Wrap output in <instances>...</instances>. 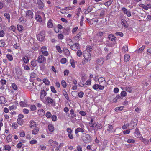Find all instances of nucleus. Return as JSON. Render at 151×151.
<instances>
[{
  "label": "nucleus",
  "mask_w": 151,
  "mask_h": 151,
  "mask_svg": "<svg viewBox=\"0 0 151 151\" xmlns=\"http://www.w3.org/2000/svg\"><path fill=\"white\" fill-rule=\"evenodd\" d=\"M70 63L73 68H74L76 67V64L75 61L73 59H71L70 60Z\"/></svg>",
  "instance_id": "473e14b6"
},
{
  "label": "nucleus",
  "mask_w": 151,
  "mask_h": 151,
  "mask_svg": "<svg viewBox=\"0 0 151 151\" xmlns=\"http://www.w3.org/2000/svg\"><path fill=\"white\" fill-rule=\"evenodd\" d=\"M78 95L79 98H82L84 95V92L83 91H80L78 93Z\"/></svg>",
  "instance_id": "6e6d98bb"
},
{
  "label": "nucleus",
  "mask_w": 151,
  "mask_h": 151,
  "mask_svg": "<svg viewBox=\"0 0 151 151\" xmlns=\"http://www.w3.org/2000/svg\"><path fill=\"white\" fill-rule=\"evenodd\" d=\"M63 35L61 34H59L58 35V38L60 40H62L63 38Z\"/></svg>",
  "instance_id": "338daca9"
},
{
  "label": "nucleus",
  "mask_w": 151,
  "mask_h": 151,
  "mask_svg": "<svg viewBox=\"0 0 151 151\" xmlns=\"http://www.w3.org/2000/svg\"><path fill=\"white\" fill-rule=\"evenodd\" d=\"M83 56L85 59L88 61H89L91 59V55L90 53L84 54Z\"/></svg>",
  "instance_id": "412c9836"
},
{
  "label": "nucleus",
  "mask_w": 151,
  "mask_h": 151,
  "mask_svg": "<svg viewBox=\"0 0 151 151\" xmlns=\"http://www.w3.org/2000/svg\"><path fill=\"white\" fill-rule=\"evenodd\" d=\"M30 109L31 111H35L36 110V107L34 105H32L30 106Z\"/></svg>",
  "instance_id": "864d4df0"
},
{
  "label": "nucleus",
  "mask_w": 151,
  "mask_h": 151,
  "mask_svg": "<svg viewBox=\"0 0 151 151\" xmlns=\"http://www.w3.org/2000/svg\"><path fill=\"white\" fill-rule=\"evenodd\" d=\"M48 128L51 132H53L54 130V128L52 124H50L48 125Z\"/></svg>",
  "instance_id": "cd10ccee"
},
{
  "label": "nucleus",
  "mask_w": 151,
  "mask_h": 151,
  "mask_svg": "<svg viewBox=\"0 0 151 151\" xmlns=\"http://www.w3.org/2000/svg\"><path fill=\"white\" fill-rule=\"evenodd\" d=\"M124 108L123 106H121L118 107L116 108L115 109V110L116 111H119L122 110Z\"/></svg>",
  "instance_id": "3c124183"
},
{
  "label": "nucleus",
  "mask_w": 151,
  "mask_h": 151,
  "mask_svg": "<svg viewBox=\"0 0 151 151\" xmlns=\"http://www.w3.org/2000/svg\"><path fill=\"white\" fill-rule=\"evenodd\" d=\"M56 49L60 53H61L62 52V50L61 49V48L60 46L58 45H57L55 47Z\"/></svg>",
  "instance_id": "a18cd8bd"
},
{
  "label": "nucleus",
  "mask_w": 151,
  "mask_h": 151,
  "mask_svg": "<svg viewBox=\"0 0 151 151\" xmlns=\"http://www.w3.org/2000/svg\"><path fill=\"white\" fill-rule=\"evenodd\" d=\"M48 143L52 147V151H54V148L58 145V144L57 142L54 141L52 139L49 140L48 141Z\"/></svg>",
  "instance_id": "39448f33"
},
{
  "label": "nucleus",
  "mask_w": 151,
  "mask_h": 151,
  "mask_svg": "<svg viewBox=\"0 0 151 151\" xmlns=\"http://www.w3.org/2000/svg\"><path fill=\"white\" fill-rule=\"evenodd\" d=\"M107 131L110 133L114 132L115 131V129L114 130L112 126L111 125H109L108 127Z\"/></svg>",
  "instance_id": "5701e85b"
},
{
  "label": "nucleus",
  "mask_w": 151,
  "mask_h": 151,
  "mask_svg": "<svg viewBox=\"0 0 151 151\" xmlns=\"http://www.w3.org/2000/svg\"><path fill=\"white\" fill-rule=\"evenodd\" d=\"M98 81L99 84L104 85L105 87L107 86L108 84L104 78L100 77L98 78Z\"/></svg>",
  "instance_id": "6e6552de"
},
{
  "label": "nucleus",
  "mask_w": 151,
  "mask_h": 151,
  "mask_svg": "<svg viewBox=\"0 0 151 151\" xmlns=\"http://www.w3.org/2000/svg\"><path fill=\"white\" fill-rule=\"evenodd\" d=\"M40 51L42 54L45 56H47L49 55V53L47 51V47L46 46H42L41 48Z\"/></svg>",
  "instance_id": "1a4fd4ad"
},
{
  "label": "nucleus",
  "mask_w": 151,
  "mask_h": 151,
  "mask_svg": "<svg viewBox=\"0 0 151 151\" xmlns=\"http://www.w3.org/2000/svg\"><path fill=\"white\" fill-rule=\"evenodd\" d=\"M30 127L32 128L36 127L37 125V124L34 120H32L30 122Z\"/></svg>",
  "instance_id": "aec40b11"
},
{
  "label": "nucleus",
  "mask_w": 151,
  "mask_h": 151,
  "mask_svg": "<svg viewBox=\"0 0 151 151\" xmlns=\"http://www.w3.org/2000/svg\"><path fill=\"white\" fill-rule=\"evenodd\" d=\"M125 90L127 92L131 93L132 92V88L130 87H126L125 88Z\"/></svg>",
  "instance_id": "680f3d73"
},
{
  "label": "nucleus",
  "mask_w": 151,
  "mask_h": 151,
  "mask_svg": "<svg viewBox=\"0 0 151 151\" xmlns=\"http://www.w3.org/2000/svg\"><path fill=\"white\" fill-rule=\"evenodd\" d=\"M42 81L45 85H49L50 84V82L48 79L47 78H44L42 80Z\"/></svg>",
  "instance_id": "72a5a7b5"
},
{
  "label": "nucleus",
  "mask_w": 151,
  "mask_h": 151,
  "mask_svg": "<svg viewBox=\"0 0 151 151\" xmlns=\"http://www.w3.org/2000/svg\"><path fill=\"white\" fill-rule=\"evenodd\" d=\"M129 125H130L128 123L122 126V128L123 129H127Z\"/></svg>",
  "instance_id": "4d7b16f0"
},
{
  "label": "nucleus",
  "mask_w": 151,
  "mask_h": 151,
  "mask_svg": "<svg viewBox=\"0 0 151 151\" xmlns=\"http://www.w3.org/2000/svg\"><path fill=\"white\" fill-rule=\"evenodd\" d=\"M51 90L52 92L56 93L57 92L54 87L53 86H51L50 87Z\"/></svg>",
  "instance_id": "69168bd1"
},
{
  "label": "nucleus",
  "mask_w": 151,
  "mask_h": 151,
  "mask_svg": "<svg viewBox=\"0 0 151 151\" xmlns=\"http://www.w3.org/2000/svg\"><path fill=\"white\" fill-rule=\"evenodd\" d=\"M37 39L40 41H42L45 37V32L44 31H41L39 34L37 36Z\"/></svg>",
  "instance_id": "0eeeda50"
},
{
  "label": "nucleus",
  "mask_w": 151,
  "mask_h": 151,
  "mask_svg": "<svg viewBox=\"0 0 151 151\" xmlns=\"http://www.w3.org/2000/svg\"><path fill=\"white\" fill-rule=\"evenodd\" d=\"M35 19L37 21L43 23H44L45 22V20H42L41 17L38 14L36 15Z\"/></svg>",
  "instance_id": "a211bd4d"
},
{
  "label": "nucleus",
  "mask_w": 151,
  "mask_h": 151,
  "mask_svg": "<svg viewBox=\"0 0 151 151\" xmlns=\"http://www.w3.org/2000/svg\"><path fill=\"white\" fill-rule=\"evenodd\" d=\"M6 44L5 41L3 40H0V47H4Z\"/></svg>",
  "instance_id": "37998d69"
},
{
  "label": "nucleus",
  "mask_w": 151,
  "mask_h": 151,
  "mask_svg": "<svg viewBox=\"0 0 151 151\" xmlns=\"http://www.w3.org/2000/svg\"><path fill=\"white\" fill-rule=\"evenodd\" d=\"M139 6L146 10H147L149 9V7H148L147 6L145 5L142 4H140Z\"/></svg>",
  "instance_id": "a19ab883"
},
{
  "label": "nucleus",
  "mask_w": 151,
  "mask_h": 151,
  "mask_svg": "<svg viewBox=\"0 0 151 151\" xmlns=\"http://www.w3.org/2000/svg\"><path fill=\"white\" fill-rule=\"evenodd\" d=\"M4 16L6 18L8 19V22H9L10 21V15L9 14L5 13L4 14Z\"/></svg>",
  "instance_id": "603ef678"
},
{
  "label": "nucleus",
  "mask_w": 151,
  "mask_h": 151,
  "mask_svg": "<svg viewBox=\"0 0 151 151\" xmlns=\"http://www.w3.org/2000/svg\"><path fill=\"white\" fill-rule=\"evenodd\" d=\"M70 47L72 50L76 51L80 48V45L78 43H76L75 44L70 46Z\"/></svg>",
  "instance_id": "2eb2a0df"
},
{
  "label": "nucleus",
  "mask_w": 151,
  "mask_h": 151,
  "mask_svg": "<svg viewBox=\"0 0 151 151\" xmlns=\"http://www.w3.org/2000/svg\"><path fill=\"white\" fill-rule=\"evenodd\" d=\"M39 131V129L38 127L35 128L32 131V133L34 135L37 134Z\"/></svg>",
  "instance_id": "a878e982"
},
{
  "label": "nucleus",
  "mask_w": 151,
  "mask_h": 151,
  "mask_svg": "<svg viewBox=\"0 0 151 151\" xmlns=\"http://www.w3.org/2000/svg\"><path fill=\"white\" fill-rule=\"evenodd\" d=\"M76 54L78 56L80 57L81 56L82 53L81 51L79 50L77 52Z\"/></svg>",
  "instance_id": "052dcab7"
},
{
  "label": "nucleus",
  "mask_w": 151,
  "mask_h": 151,
  "mask_svg": "<svg viewBox=\"0 0 151 151\" xmlns=\"http://www.w3.org/2000/svg\"><path fill=\"white\" fill-rule=\"evenodd\" d=\"M82 33L80 32L77 34L76 35L73 37L74 40L76 42H78L82 39L81 38Z\"/></svg>",
  "instance_id": "ddd939ff"
},
{
  "label": "nucleus",
  "mask_w": 151,
  "mask_h": 151,
  "mask_svg": "<svg viewBox=\"0 0 151 151\" xmlns=\"http://www.w3.org/2000/svg\"><path fill=\"white\" fill-rule=\"evenodd\" d=\"M61 83L62 86L64 88H65L67 86V84L65 80H62L61 81Z\"/></svg>",
  "instance_id": "de8ad7c7"
},
{
  "label": "nucleus",
  "mask_w": 151,
  "mask_h": 151,
  "mask_svg": "<svg viewBox=\"0 0 151 151\" xmlns=\"http://www.w3.org/2000/svg\"><path fill=\"white\" fill-rule=\"evenodd\" d=\"M127 93L125 91H122L121 93V96L122 97H125L127 95Z\"/></svg>",
  "instance_id": "0e129e2a"
},
{
  "label": "nucleus",
  "mask_w": 151,
  "mask_h": 151,
  "mask_svg": "<svg viewBox=\"0 0 151 151\" xmlns=\"http://www.w3.org/2000/svg\"><path fill=\"white\" fill-rule=\"evenodd\" d=\"M140 138V140L145 144L147 145L149 144V140L147 139L144 138L142 137Z\"/></svg>",
  "instance_id": "bb28decb"
},
{
  "label": "nucleus",
  "mask_w": 151,
  "mask_h": 151,
  "mask_svg": "<svg viewBox=\"0 0 151 151\" xmlns=\"http://www.w3.org/2000/svg\"><path fill=\"white\" fill-rule=\"evenodd\" d=\"M104 62V59L103 58H100L97 60V63L99 65H101Z\"/></svg>",
  "instance_id": "b1692460"
},
{
  "label": "nucleus",
  "mask_w": 151,
  "mask_h": 151,
  "mask_svg": "<svg viewBox=\"0 0 151 151\" xmlns=\"http://www.w3.org/2000/svg\"><path fill=\"white\" fill-rule=\"evenodd\" d=\"M40 100L42 101L44 100V97L46 96L47 92L45 90H41L40 92Z\"/></svg>",
  "instance_id": "4468645a"
},
{
  "label": "nucleus",
  "mask_w": 151,
  "mask_h": 151,
  "mask_svg": "<svg viewBox=\"0 0 151 151\" xmlns=\"http://www.w3.org/2000/svg\"><path fill=\"white\" fill-rule=\"evenodd\" d=\"M47 27L49 28H52L53 27V24L52 22V20L49 19L47 23Z\"/></svg>",
  "instance_id": "c9c22d12"
},
{
  "label": "nucleus",
  "mask_w": 151,
  "mask_h": 151,
  "mask_svg": "<svg viewBox=\"0 0 151 151\" xmlns=\"http://www.w3.org/2000/svg\"><path fill=\"white\" fill-rule=\"evenodd\" d=\"M24 117V116L22 114H19L18 115L17 122L20 126L22 125L23 124L24 120L22 119Z\"/></svg>",
  "instance_id": "423d86ee"
},
{
  "label": "nucleus",
  "mask_w": 151,
  "mask_h": 151,
  "mask_svg": "<svg viewBox=\"0 0 151 151\" xmlns=\"http://www.w3.org/2000/svg\"><path fill=\"white\" fill-rule=\"evenodd\" d=\"M19 135L21 137H23L25 136V134L23 131H22L19 133Z\"/></svg>",
  "instance_id": "bf43d9fd"
},
{
  "label": "nucleus",
  "mask_w": 151,
  "mask_h": 151,
  "mask_svg": "<svg viewBox=\"0 0 151 151\" xmlns=\"http://www.w3.org/2000/svg\"><path fill=\"white\" fill-rule=\"evenodd\" d=\"M17 28L18 30L19 31H21L23 29V27L20 25H17Z\"/></svg>",
  "instance_id": "09e8293b"
},
{
  "label": "nucleus",
  "mask_w": 151,
  "mask_h": 151,
  "mask_svg": "<svg viewBox=\"0 0 151 151\" xmlns=\"http://www.w3.org/2000/svg\"><path fill=\"white\" fill-rule=\"evenodd\" d=\"M12 135L9 134L8 135L6 138V142L7 143L9 142L12 141Z\"/></svg>",
  "instance_id": "c756f323"
},
{
  "label": "nucleus",
  "mask_w": 151,
  "mask_h": 151,
  "mask_svg": "<svg viewBox=\"0 0 151 151\" xmlns=\"http://www.w3.org/2000/svg\"><path fill=\"white\" fill-rule=\"evenodd\" d=\"M108 38L111 41H112L115 40V37L114 35H112L111 34L109 35L108 36Z\"/></svg>",
  "instance_id": "ea45409f"
},
{
  "label": "nucleus",
  "mask_w": 151,
  "mask_h": 151,
  "mask_svg": "<svg viewBox=\"0 0 151 151\" xmlns=\"http://www.w3.org/2000/svg\"><path fill=\"white\" fill-rule=\"evenodd\" d=\"M6 58L9 61H12L13 60V58L12 55L9 54L6 55Z\"/></svg>",
  "instance_id": "c85d7f7f"
},
{
  "label": "nucleus",
  "mask_w": 151,
  "mask_h": 151,
  "mask_svg": "<svg viewBox=\"0 0 151 151\" xmlns=\"http://www.w3.org/2000/svg\"><path fill=\"white\" fill-rule=\"evenodd\" d=\"M122 9V10L123 11L124 13V14H126L128 17H129L131 16V12L129 10H128L125 7H123Z\"/></svg>",
  "instance_id": "f3484780"
},
{
  "label": "nucleus",
  "mask_w": 151,
  "mask_h": 151,
  "mask_svg": "<svg viewBox=\"0 0 151 151\" xmlns=\"http://www.w3.org/2000/svg\"><path fill=\"white\" fill-rule=\"evenodd\" d=\"M122 24L125 28H127L128 25L127 21L125 19H123L122 20Z\"/></svg>",
  "instance_id": "393cba45"
},
{
  "label": "nucleus",
  "mask_w": 151,
  "mask_h": 151,
  "mask_svg": "<svg viewBox=\"0 0 151 151\" xmlns=\"http://www.w3.org/2000/svg\"><path fill=\"white\" fill-rule=\"evenodd\" d=\"M134 134L135 136L137 138H140L142 137L137 128L135 129V132H134Z\"/></svg>",
  "instance_id": "6ab92c4d"
},
{
  "label": "nucleus",
  "mask_w": 151,
  "mask_h": 151,
  "mask_svg": "<svg viewBox=\"0 0 151 151\" xmlns=\"http://www.w3.org/2000/svg\"><path fill=\"white\" fill-rule=\"evenodd\" d=\"M46 59L42 55L39 56L37 58V61L39 63H42L46 62Z\"/></svg>",
  "instance_id": "9b49d317"
},
{
  "label": "nucleus",
  "mask_w": 151,
  "mask_h": 151,
  "mask_svg": "<svg viewBox=\"0 0 151 151\" xmlns=\"http://www.w3.org/2000/svg\"><path fill=\"white\" fill-rule=\"evenodd\" d=\"M37 4L39 6L40 8V9H42L44 7V5L43 2L40 0H38L37 1Z\"/></svg>",
  "instance_id": "7c9ffc66"
},
{
  "label": "nucleus",
  "mask_w": 151,
  "mask_h": 151,
  "mask_svg": "<svg viewBox=\"0 0 151 151\" xmlns=\"http://www.w3.org/2000/svg\"><path fill=\"white\" fill-rule=\"evenodd\" d=\"M105 11L103 9H100V13L99 16L101 17H103L105 15Z\"/></svg>",
  "instance_id": "e433bc0d"
},
{
  "label": "nucleus",
  "mask_w": 151,
  "mask_h": 151,
  "mask_svg": "<svg viewBox=\"0 0 151 151\" xmlns=\"http://www.w3.org/2000/svg\"><path fill=\"white\" fill-rule=\"evenodd\" d=\"M19 105L22 107H27L28 106L27 104L25 102L23 101H20L19 103Z\"/></svg>",
  "instance_id": "4c0bfd02"
},
{
  "label": "nucleus",
  "mask_w": 151,
  "mask_h": 151,
  "mask_svg": "<svg viewBox=\"0 0 151 151\" xmlns=\"http://www.w3.org/2000/svg\"><path fill=\"white\" fill-rule=\"evenodd\" d=\"M42 101L44 104H50L52 105H54L55 104V101L49 96L46 97L45 100H44Z\"/></svg>",
  "instance_id": "7ed1b4c3"
},
{
  "label": "nucleus",
  "mask_w": 151,
  "mask_h": 151,
  "mask_svg": "<svg viewBox=\"0 0 151 151\" xmlns=\"http://www.w3.org/2000/svg\"><path fill=\"white\" fill-rule=\"evenodd\" d=\"M4 149L8 151H10L11 150V147L8 145H4Z\"/></svg>",
  "instance_id": "49530a36"
},
{
  "label": "nucleus",
  "mask_w": 151,
  "mask_h": 151,
  "mask_svg": "<svg viewBox=\"0 0 151 151\" xmlns=\"http://www.w3.org/2000/svg\"><path fill=\"white\" fill-rule=\"evenodd\" d=\"M16 108H17L16 106V105H15V104L13 105L12 106H9V108L10 110H14L16 109Z\"/></svg>",
  "instance_id": "8fccbe9b"
},
{
  "label": "nucleus",
  "mask_w": 151,
  "mask_h": 151,
  "mask_svg": "<svg viewBox=\"0 0 151 151\" xmlns=\"http://www.w3.org/2000/svg\"><path fill=\"white\" fill-rule=\"evenodd\" d=\"M16 73L17 75V78L20 79L22 76V73L20 69H16Z\"/></svg>",
  "instance_id": "dca6fc26"
},
{
  "label": "nucleus",
  "mask_w": 151,
  "mask_h": 151,
  "mask_svg": "<svg viewBox=\"0 0 151 151\" xmlns=\"http://www.w3.org/2000/svg\"><path fill=\"white\" fill-rule=\"evenodd\" d=\"M127 142L128 143H134L135 142V141L133 139H128L127 140Z\"/></svg>",
  "instance_id": "13d9d810"
},
{
  "label": "nucleus",
  "mask_w": 151,
  "mask_h": 151,
  "mask_svg": "<svg viewBox=\"0 0 151 151\" xmlns=\"http://www.w3.org/2000/svg\"><path fill=\"white\" fill-rule=\"evenodd\" d=\"M37 60L35 59L33 60L31 62V64L33 67H35L37 65Z\"/></svg>",
  "instance_id": "2f4dec72"
},
{
  "label": "nucleus",
  "mask_w": 151,
  "mask_h": 151,
  "mask_svg": "<svg viewBox=\"0 0 151 151\" xmlns=\"http://www.w3.org/2000/svg\"><path fill=\"white\" fill-rule=\"evenodd\" d=\"M26 17L29 19L32 18L33 17V13L30 10H28L26 11Z\"/></svg>",
  "instance_id": "f8f14e48"
},
{
  "label": "nucleus",
  "mask_w": 151,
  "mask_h": 151,
  "mask_svg": "<svg viewBox=\"0 0 151 151\" xmlns=\"http://www.w3.org/2000/svg\"><path fill=\"white\" fill-rule=\"evenodd\" d=\"M130 124L133 126L132 128V129H128L124 130L122 132L124 134H129L130 132V130L134 128V127H135L137 125V122L136 120H132Z\"/></svg>",
  "instance_id": "f03ea898"
},
{
  "label": "nucleus",
  "mask_w": 151,
  "mask_h": 151,
  "mask_svg": "<svg viewBox=\"0 0 151 151\" xmlns=\"http://www.w3.org/2000/svg\"><path fill=\"white\" fill-rule=\"evenodd\" d=\"M23 61L25 63H27L29 61V59L28 57L26 56H24L22 57V58Z\"/></svg>",
  "instance_id": "f704fd0d"
},
{
  "label": "nucleus",
  "mask_w": 151,
  "mask_h": 151,
  "mask_svg": "<svg viewBox=\"0 0 151 151\" xmlns=\"http://www.w3.org/2000/svg\"><path fill=\"white\" fill-rule=\"evenodd\" d=\"M108 143V141L107 140H104L103 142V147L104 148H105L107 146Z\"/></svg>",
  "instance_id": "e2e57ef3"
},
{
  "label": "nucleus",
  "mask_w": 151,
  "mask_h": 151,
  "mask_svg": "<svg viewBox=\"0 0 151 151\" xmlns=\"http://www.w3.org/2000/svg\"><path fill=\"white\" fill-rule=\"evenodd\" d=\"M90 127L92 128H95L96 129H100L101 127V125L98 123H96L93 119H91L89 123Z\"/></svg>",
  "instance_id": "f257e3e1"
},
{
  "label": "nucleus",
  "mask_w": 151,
  "mask_h": 151,
  "mask_svg": "<svg viewBox=\"0 0 151 151\" xmlns=\"http://www.w3.org/2000/svg\"><path fill=\"white\" fill-rule=\"evenodd\" d=\"M82 139L85 143L90 142L92 140L91 137L88 134H83Z\"/></svg>",
  "instance_id": "20e7f679"
},
{
  "label": "nucleus",
  "mask_w": 151,
  "mask_h": 151,
  "mask_svg": "<svg viewBox=\"0 0 151 151\" xmlns=\"http://www.w3.org/2000/svg\"><path fill=\"white\" fill-rule=\"evenodd\" d=\"M129 55L127 54H126L124 55V61L125 62H127L129 60Z\"/></svg>",
  "instance_id": "79ce46f5"
},
{
  "label": "nucleus",
  "mask_w": 151,
  "mask_h": 151,
  "mask_svg": "<svg viewBox=\"0 0 151 151\" xmlns=\"http://www.w3.org/2000/svg\"><path fill=\"white\" fill-rule=\"evenodd\" d=\"M92 88L95 90H97L98 89L100 90H103L104 89L105 86L104 85L96 84L93 86Z\"/></svg>",
  "instance_id": "9d476101"
},
{
  "label": "nucleus",
  "mask_w": 151,
  "mask_h": 151,
  "mask_svg": "<svg viewBox=\"0 0 151 151\" xmlns=\"http://www.w3.org/2000/svg\"><path fill=\"white\" fill-rule=\"evenodd\" d=\"M38 114L40 116H43L45 114V111L42 109H39L37 112Z\"/></svg>",
  "instance_id": "4be33fe9"
},
{
  "label": "nucleus",
  "mask_w": 151,
  "mask_h": 151,
  "mask_svg": "<svg viewBox=\"0 0 151 151\" xmlns=\"http://www.w3.org/2000/svg\"><path fill=\"white\" fill-rule=\"evenodd\" d=\"M6 99L3 96L0 97V104H4L5 103Z\"/></svg>",
  "instance_id": "c03bdc74"
},
{
  "label": "nucleus",
  "mask_w": 151,
  "mask_h": 151,
  "mask_svg": "<svg viewBox=\"0 0 151 151\" xmlns=\"http://www.w3.org/2000/svg\"><path fill=\"white\" fill-rule=\"evenodd\" d=\"M66 59L65 58H62L60 62L62 64H65L66 62Z\"/></svg>",
  "instance_id": "774afa93"
},
{
  "label": "nucleus",
  "mask_w": 151,
  "mask_h": 151,
  "mask_svg": "<svg viewBox=\"0 0 151 151\" xmlns=\"http://www.w3.org/2000/svg\"><path fill=\"white\" fill-rule=\"evenodd\" d=\"M112 1L111 0H110L104 3L103 4L107 7H109L111 4Z\"/></svg>",
  "instance_id": "58836bf2"
},
{
  "label": "nucleus",
  "mask_w": 151,
  "mask_h": 151,
  "mask_svg": "<svg viewBox=\"0 0 151 151\" xmlns=\"http://www.w3.org/2000/svg\"><path fill=\"white\" fill-rule=\"evenodd\" d=\"M12 87L14 90H16L17 89V85L14 83H13L12 85Z\"/></svg>",
  "instance_id": "5fc2aeb1"
}]
</instances>
